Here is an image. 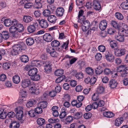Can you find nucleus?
<instances>
[{
    "label": "nucleus",
    "instance_id": "1",
    "mask_svg": "<svg viewBox=\"0 0 128 128\" xmlns=\"http://www.w3.org/2000/svg\"><path fill=\"white\" fill-rule=\"evenodd\" d=\"M117 72L120 74V76L125 77L128 74V67L124 65H122L117 68Z\"/></svg>",
    "mask_w": 128,
    "mask_h": 128
},
{
    "label": "nucleus",
    "instance_id": "2",
    "mask_svg": "<svg viewBox=\"0 0 128 128\" xmlns=\"http://www.w3.org/2000/svg\"><path fill=\"white\" fill-rule=\"evenodd\" d=\"M12 48L14 49L18 52L19 51L21 52L26 50V46L24 43L22 42L19 44H14Z\"/></svg>",
    "mask_w": 128,
    "mask_h": 128
},
{
    "label": "nucleus",
    "instance_id": "3",
    "mask_svg": "<svg viewBox=\"0 0 128 128\" xmlns=\"http://www.w3.org/2000/svg\"><path fill=\"white\" fill-rule=\"evenodd\" d=\"M32 23V24L30 25L28 27V31L30 33L35 32L38 26V24L36 21H34Z\"/></svg>",
    "mask_w": 128,
    "mask_h": 128
},
{
    "label": "nucleus",
    "instance_id": "4",
    "mask_svg": "<svg viewBox=\"0 0 128 128\" xmlns=\"http://www.w3.org/2000/svg\"><path fill=\"white\" fill-rule=\"evenodd\" d=\"M16 112V117L20 122H22L23 121L22 118L24 116L23 111L20 109L18 108H16L15 110Z\"/></svg>",
    "mask_w": 128,
    "mask_h": 128
},
{
    "label": "nucleus",
    "instance_id": "5",
    "mask_svg": "<svg viewBox=\"0 0 128 128\" xmlns=\"http://www.w3.org/2000/svg\"><path fill=\"white\" fill-rule=\"evenodd\" d=\"M82 24L81 27L82 30L84 32L86 31L90 26V22L88 20H82Z\"/></svg>",
    "mask_w": 128,
    "mask_h": 128
},
{
    "label": "nucleus",
    "instance_id": "6",
    "mask_svg": "<svg viewBox=\"0 0 128 128\" xmlns=\"http://www.w3.org/2000/svg\"><path fill=\"white\" fill-rule=\"evenodd\" d=\"M10 32L12 34V36L14 38H16L19 36L18 32H17V29L16 27L12 26L10 27L9 29Z\"/></svg>",
    "mask_w": 128,
    "mask_h": 128
},
{
    "label": "nucleus",
    "instance_id": "7",
    "mask_svg": "<svg viewBox=\"0 0 128 128\" xmlns=\"http://www.w3.org/2000/svg\"><path fill=\"white\" fill-rule=\"evenodd\" d=\"M39 24L42 28H46L48 26V24L46 20L44 19H38L37 20Z\"/></svg>",
    "mask_w": 128,
    "mask_h": 128
},
{
    "label": "nucleus",
    "instance_id": "8",
    "mask_svg": "<svg viewBox=\"0 0 128 128\" xmlns=\"http://www.w3.org/2000/svg\"><path fill=\"white\" fill-rule=\"evenodd\" d=\"M126 50L124 48H122L120 49L116 50L114 51L116 56H120L124 55L125 54Z\"/></svg>",
    "mask_w": 128,
    "mask_h": 128
},
{
    "label": "nucleus",
    "instance_id": "9",
    "mask_svg": "<svg viewBox=\"0 0 128 128\" xmlns=\"http://www.w3.org/2000/svg\"><path fill=\"white\" fill-rule=\"evenodd\" d=\"M64 12V8L62 7H59L56 10V14L58 17H61L63 15Z\"/></svg>",
    "mask_w": 128,
    "mask_h": 128
},
{
    "label": "nucleus",
    "instance_id": "10",
    "mask_svg": "<svg viewBox=\"0 0 128 128\" xmlns=\"http://www.w3.org/2000/svg\"><path fill=\"white\" fill-rule=\"evenodd\" d=\"M43 38L44 40L47 42H51L53 38L52 36L48 33L45 34L44 35Z\"/></svg>",
    "mask_w": 128,
    "mask_h": 128
},
{
    "label": "nucleus",
    "instance_id": "11",
    "mask_svg": "<svg viewBox=\"0 0 128 128\" xmlns=\"http://www.w3.org/2000/svg\"><path fill=\"white\" fill-rule=\"evenodd\" d=\"M107 26L106 21L105 20H103L100 22L99 25V27L101 30H104L106 28Z\"/></svg>",
    "mask_w": 128,
    "mask_h": 128
},
{
    "label": "nucleus",
    "instance_id": "12",
    "mask_svg": "<svg viewBox=\"0 0 128 128\" xmlns=\"http://www.w3.org/2000/svg\"><path fill=\"white\" fill-rule=\"evenodd\" d=\"M46 63L47 64L44 66L45 72L47 74L50 73L52 71L50 62L49 61H47Z\"/></svg>",
    "mask_w": 128,
    "mask_h": 128
},
{
    "label": "nucleus",
    "instance_id": "13",
    "mask_svg": "<svg viewBox=\"0 0 128 128\" xmlns=\"http://www.w3.org/2000/svg\"><path fill=\"white\" fill-rule=\"evenodd\" d=\"M93 6L94 8L96 10H99L101 8V6L99 2L97 0H94L93 2Z\"/></svg>",
    "mask_w": 128,
    "mask_h": 128
},
{
    "label": "nucleus",
    "instance_id": "14",
    "mask_svg": "<svg viewBox=\"0 0 128 128\" xmlns=\"http://www.w3.org/2000/svg\"><path fill=\"white\" fill-rule=\"evenodd\" d=\"M33 20V18L28 15H25L23 16V20L26 23H28L31 22Z\"/></svg>",
    "mask_w": 128,
    "mask_h": 128
},
{
    "label": "nucleus",
    "instance_id": "15",
    "mask_svg": "<svg viewBox=\"0 0 128 128\" xmlns=\"http://www.w3.org/2000/svg\"><path fill=\"white\" fill-rule=\"evenodd\" d=\"M30 84V80L28 79L23 80L22 82V86L24 88L28 87Z\"/></svg>",
    "mask_w": 128,
    "mask_h": 128
},
{
    "label": "nucleus",
    "instance_id": "16",
    "mask_svg": "<svg viewBox=\"0 0 128 128\" xmlns=\"http://www.w3.org/2000/svg\"><path fill=\"white\" fill-rule=\"evenodd\" d=\"M38 72L36 68L31 69L28 72V75L31 77L36 74Z\"/></svg>",
    "mask_w": 128,
    "mask_h": 128
},
{
    "label": "nucleus",
    "instance_id": "17",
    "mask_svg": "<svg viewBox=\"0 0 128 128\" xmlns=\"http://www.w3.org/2000/svg\"><path fill=\"white\" fill-rule=\"evenodd\" d=\"M118 84L117 81L114 80H112L109 81V85L112 88H116Z\"/></svg>",
    "mask_w": 128,
    "mask_h": 128
},
{
    "label": "nucleus",
    "instance_id": "18",
    "mask_svg": "<svg viewBox=\"0 0 128 128\" xmlns=\"http://www.w3.org/2000/svg\"><path fill=\"white\" fill-rule=\"evenodd\" d=\"M20 124L18 122L13 121L10 124L9 127L10 128H18Z\"/></svg>",
    "mask_w": 128,
    "mask_h": 128
},
{
    "label": "nucleus",
    "instance_id": "19",
    "mask_svg": "<svg viewBox=\"0 0 128 128\" xmlns=\"http://www.w3.org/2000/svg\"><path fill=\"white\" fill-rule=\"evenodd\" d=\"M48 21L54 24L56 20V18L54 15H52L48 16Z\"/></svg>",
    "mask_w": 128,
    "mask_h": 128
},
{
    "label": "nucleus",
    "instance_id": "20",
    "mask_svg": "<svg viewBox=\"0 0 128 128\" xmlns=\"http://www.w3.org/2000/svg\"><path fill=\"white\" fill-rule=\"evenodd\" d=\"M128 30L124 29H120L118 30V33L119 34H121L124 37V36H128Z\"/></svg>",
    "mask_w": 128,
    "mask_h": 128
},
{
    "label": "nucleus",
    "instance_id": "21",
    "mask_svg": "<svg viewBox=\"0 0 128 128\" xmlns=\"http://www.w3.org/2000/svg\"><path fill=\"white\" fill-rule=\"evenodd\" d=\"M124 119L122 117H120L118 118L115 121V125L117 126H118L122 123Z\"/></svg>",
    "mask_w": 128,
    "mask_h": 128
},
{
    "label": "nucleus",
    "instance_id": "22",
    "mask_svg": "<svg viewBox=\"0 0 128 128\" xmlns=\"http://www.w3.org/2000/svg\"><path fill=\"white\" fill-rule=\"evenodd\" d=\"M104 116L108 118H112L114 116V114L110 112H103Z\"/></svg>",
    "mask_w": 128,
    "mask_h": 128
},
{
    "label": "nucleus",
    "instance_id": "23",
    "mask_svg": "<svg viewBox=\"0 0 128 128\" xmlns=\"http://www.w3.org/2000/svg\"><path fill=\"white\" fill-rule=\"evenodd\" d=\"M1 34L4 40H7L10 37V34L8 31H4Z\"/></svg>",
    "mask_w": 128,
    "mask_h": 128
},
{
    "label": "nucleus",
    "instance_id": "24",
    "mask_svg": "<svg viewBox=\"0 0 128 128\" xmlns=\"http://www.w3.org/2000/svg\"><path fill=\"white\" fill-rule=\"evenodd\" d=\"M26 41L27 44L28 46L32 45L34 42L33 38L31 37H30L27 38Z\"/></svg>",
    "mask_w": 128,
    "mask_h": 128
},
{
    "label": "nucleus",
    "instance_id": "25",
    "mask_svg": "<svg viewBox=\"0 0 128 128\" xmlns=\"http://www.w3.org/2000/svg\"><path fill=\"white\" fill-rule=\"evenodd\" d=\"M85 70L86 73L92 76L94 73V70L91 67H88L86 68Z\"/></svg>",
    "mask_w": 128,
    "mask_h": 128
},
{
    "label": "nucleus",
    "instance_id": "26",
    "mask_svg": "<svg viewBox=\"0 0 128 128\" xmlns=\"http://www.w3.org/2000/svg\"><path fill=\"white\" fill-rule=\"evenodd\" d=\"M20 59L22 62L26 63L29 61V58L28 56L26 55H22L20 57Z\"/></svg>",
    "mask_w": 128,
    "mask_h": 128
},
{
    "label": "nucleus",
    "instance_id": "27",
    "mask_svg": "<svg viewBox=\"0 0 128 128\" xmlns=\"http://www.w3.org/2000/svg\"><path fill=\"white\" fill-rule=\"evenodd\" d=\"M12 80L15 84H18L20 82V78L18 76L16 75L13 76Z\"/></svg>",
    "mask_w": 128,
    "mask_h": 128
},
{
    "label": "nucleus",
    "instance_id": "28",
    "mask_svg": "<svg viewBox=\"0 0 128 128\" xmlns=\"http://www.w3.org/2000/svg\"><path fill=\"white\" fill-rule=\"evenodd\" d=\"M64 71L61 69L56 70L54 72L55 74L57 76H59L62 75L64 73Z\"/></svg>",
    "mask_w": 128,
    "mask_h": 128
},
{
    "label": "nucleus",
    "instance_id": "29",
    "mask_svg": "<svg viewBox=\"0 0 128 128\" xmlns=\"http://www.w3.org/2000/svg\"><path fill=\"white\" fill-rule=\"evenodd\" d=\"M37 122L38 125L42 126L45 124V120L44 119L40 118L37 120Z\"/></svg>",
    "mask_w": 128,
    "mask_h": 128
},
{
    "label": "nucleus",
    "instance_id": "30",
    "mask_svg": "<svg viewBox=\"0 0 128 128\" xmlns=\"http://www.w3.org/2000/svg\"><path fill=\"white\" fill-rule=\"evenodd\" d=\"M39 104L40 105V107L42 108H44L46 107L48 103L46 101H42L40 102Z\"/></svg>",
    "mask_w": 128,
    "mask_h": 128
},
{
    "label": "nucleus",
    "instance_id": "31",
    "mask_svg": "<svg viewBox=\"0 0 128 128\" xmlns=\"http://www.w3.org/2000/svg\"><path fill=\"white\" fill-rule=\"evenodd\" d=\"M104 91V87L100 86L96 90V93L98 94H103Z\"/></svg>",
    "mask_w": 128,
    "mask_h": 128
},
{
    "label": "nucleus",
    "instance_id": "32",
    "mask_svg": "<svg viewBox=\"0 0 128 128\" xmlns=\"http://www.w3.org/2000/svg\"><path fill=\"white\" fill-rule=\"evenodd\" d=\"M116 39L118 41L120 42H123L124 40V38L121 34H119L118 35L115 36Z\"/></svg>",
    "mask_w": 128,
    "mask_h": 128
},
{
    "label": "nucleus",
    "instance_id": "33",
    "mask_svg": "<svg viewBox=\"0 0 128 128\" xmlns=\"http://www.w3.org/2000/svg\"><path fill=\"white\" fill-rule=\"evenodd\" d=\"M120 6L124 10L128 9V2H122L120 4Z\"/></svg>",
    "mask_w": 128,
    "mask_h": 128
},
{
    "label": "nucleus",
    "instance_id": "34",
    "mask_svg": "<svg viewBox=\"0 0 128 128\" xmlns=\"http://www.w3.org/2000/svg\"><path fill=\"white\" fill-rule=\"evenodd\" d=\"M103 71V69L101 66L96 68L95 70V72L98 74H102Z\"/></svg>",
    "mask_w": 128,
    "mask_h": 128
},
{
    "label": "nucleus",
    "instance_id": "35",
    "mask_svg": "<svg viewBox=\"0 0 128 128\" xmlns=\"http://www.w3.org/2000/svg\"><path fill=\"white\" fill-rule=\"evenodd\" d=\"M17 29V32H22L24 30V27L22 25L20 24H18L16 27Z\"/></svg>",
    "mask_w": 128,
    "mask_h": 128
},
{
    "label": "nucleus",
    "instance_id": "36",
    "mask_svg": "<svg viewBox=\"0 0 128 128\" xmlns=\"http://www.w3.org/2000/svg\"><path fill=\"white\" fill-rule=\"evenodd\" d=\"M115 16L116 18L118 20H122L124 18L122 15L119 12L116 13L115 14Z\"/></svg>",
    "mask_w": 128,
    "mask_h": 128
},
{
    "label": "nucleus",
    "instance_id": "37",
    "mask_svg": "<svg viewBox=\"0 0 128 128\" xmlns=\"http://www.w3.org/2000/svg\"><path fill=\"white\" fill-rule=\"evenodd\" d=\"M40 76L37 74L36 75L30 77V78L33 81H37L40 78Z\"/></svg>",
    "mask_w": 128,
    "mask_h": 128
},
{
    "label": "nucleus",
    "instance_id": "38",
    "mask_svg": "<svg viewBox=\"0 0 128 128\" xmlns=\"http://www.w3.org/2000/svg\"><path fill=\"white\" fill-rule=\"evenodd\" d=\"M110 44L112 48H114L117 46L118 43L116 41L112 40L110 42Z\"/></svg>",
    "mask_w": 128,
    "mask_h": 128
},
{
    "label": "nucleus",
    "instance_id": "39",
    "mask_svg": "<svg viewBox=\"0 0 128 128\" xmlns=\"http://www.w3.org/2000/svg\"><path fill=\"white\" fill-rule=\"evenodd\" d=\"M75 76L76 79L80 80L83 78L84 74L82 72H78L76 74Z\"/></svg>",
    "mask_w": 128,
    "mask_h": 128
},
{
    "label": "nucleus",
    "instance_id": "40",
    "mask_svg": "<svg viewBox=\"0 0 128 128\" xmlns=\"http://www.w3.org/2000/svg\"><path fill=\"white\" fill-rule=\"evenodd\" d=\"M111 24L114 28L116 29H118L120 27L118 24L114 21H112Z\"/></svg>",
    "mask_w": 128,
    "mask_h": 128
},
{
    "label": "nucleus",
    "instance_id": "41",
    "mask_svg": "<svg viewBox=\"0 0 128 128\" xmlns=\"http://www.w3.org/2000/svg\"><path fill=\"white\" fill-rule=\"evenodd\" d=\"M50 10L48 9H46L43 11L42 14L44 16L48 17V16H50Z\"/></svg>",
    "mask_w": 128,
    "mask_h": 128
},
{
    "label": "nucleus",
    "instance_id": "42",
    "mask_svg": "<svg viewBox=\"0 0 128 128\" xmlns=\"http://www.w3.org/2000/svg\"><path fill=\"white\" fill-rule=\"evenodd\" d=\"M65 78V76L64 75H62L57 78L56 80V83H60L64 80Z\"/></svg>",
    "mask_w": 128,
    "mask_h": 128
},
{
    "label": "nucleus",
    "instance_id": "43",
    "mask_svg": "<svg viewBox=\"0 0 128 128\" xmlns=\"http://www.w3.org/2000/svg\"><path fill=\"white\" fill-rule=\"evenodd\" d=\"M60 42L57 40L53 41L51 43L52 46L54 47L58 46L60 45Z\"/></svg>",
    "mask_w": 128,
    "mask_h": 128
},
{
    "label": "nucleus",
    "instance_id": "44",
    "mask_svg": "<svg viewBox=\"0 0 128 128\" xmlns=\"http://www.w3.org/2000/svg\"><path fill=\"white\" fill-rule=\"evenodd\" d=\"M4 24L6 26H9L11 25V20L9 19H6L4 21Z\"/></svg>",
    "mask_w": 128,
    "mask_h": 128
},
{
    "label": "nucleus",
    "instance_id": "45",
    "mask_svg": "<svg viewBox=\"0 0 128 128\" xmlns=\"http://www.w3.org/2000/svg\"><path fill=\"white\" fill-rule=\"evenodd\" d=\"M42 0H35V2L38 6L36 7V8H40L42 6V5L41 2Z\"/></svg>",
    "mask_w": 128,
    "mask_h": 128
},
{
    "label": "nucleus",
    "instance_id": "46",
    "mask_svg": "<svg viewBox=\"0 0 128 128\" xmlns=\"http://www.w3.org/2000/svg\"><path fill=\"white\" fill-rule=\"evenodd\" d=\"M10 64L8 62H6L4 63L3 64V68L4 69L7 70L10 68Z\"/></svg>",
    "mask_w": 128,
    "mask_h": 128
},
{
    "label": "nucleus",
    "instance_id": "47",
    "mask_svg": "<svg viewBox=\"0 0 128 128\" xmlns=\"http://www.w3.org/2000/svg\"><path fill=\"white\" fill-rule=\"evenodd\" d=\"M34 110L36 113L38 114H41L43 112L42 108L40 107L36 108Z\"/></svg>",
    "mask_w": 128,
    "mask_h": 128
},
{
    "label": "nucleus",
    "instance_id": "48",
    "mask_svg": "<svg viewBox=\"0 0 128 128\" xmlns=\"http://www.w3.org/2000/svg\"><path fill=\"white\" fill-rule=\"evenodd\" d=\"M75 118L78 119L80 118L82 116V114L81 112H77L74 115Z\"/></svg>",
    "mask_w": 128,
    "mask_h": 128
},
{
    "label": "nucleus",
    "instance_id": "49",
    "mask_svg": "<svg viewBox=\"0 0 128 128\" xmlns=\"http://www.w3.org/2000/svg\"><path fill=\"white\" fill-rule=\"evenodd\" d=\"M92 116V114L90 112H87L85 113L84 115V118L86 119L90 118Z\"/></svg>",
    "mask_w": 128,
    "mask_h": 128
},
{
    "label": "nucleus",
    "instance_id": "50",
    "mask_svg": "<svg viewBox=\"0 0 128 128\" xmlns=\"http://www.w3.org/2000/svg\"><path fill=\"white\" fill-rule=\"evenodd\" d=\"M69 43V41L68 40L66 42L64 43L61 46V48L62 49L63 48H64V47L65 49L66 50H67L68 46V44Z\"/></svg>",
    "mask_w": 128,
    "mask_h": 128
},
{
    "label": "nucleus",
    "instance_id": "51",
    "mask_svg": "<svg viewBox=\"0 0 128 128\" xmlns=\"http://www.w3.org/2000/svg\"><path fill=\"white\" fill-rule=\"evenodd\" d=\"M33 5L32 2H28L26 3L24 5V7L26 8H31Z\"/></svg>",
    "mask_w": 128,
    "mask_h": 128
},
{
    "label": "nucleus",
    "instance_id": "52",
    "mask_svg": "<svg viewBox=\"0 0 128 128\" xmlns=\"http://www.w3.org/2000/svg\"><path fill=\"white\" fill-rule=\"evenodd\" d=\"M107 60L110 62H113L114 61V57L113 55H112L110 56H108L106 58Z\"/></svg>",
    "mask_w": 128,
    "mask_h": 128
},
{
    "label": "nucleus",
    "instance_id": "53",
    "mask_svg": "<svg viewBox=\"0 0 128 128\" xmlns=\"http://www.w3.org/2000/svg\"><path fill=\"white\" fill-rule=\"evenodd\" d=\"M98 49L101 52H104L106 50L105 47L103 45H100L98 46Z\"/></svg>",
    "mask_w": 128,
    "mask_h": 128
},
{
    "label": "nucleus",
    "instance_id": "54",
    "mask_svg": "<svg viewBox=\"0 0 128 128\" xmlns=\"http://www.w3.org/2000/svg\"><path fill=\"white\" fill-rule=\"evenodd\" d=\"M28 114L30 117H33L35 116L36 113L34 110H31L28 112Z\"/></svg>",
    "mask_w": 128,
    "mask_h": 128
},
{
    "label": "nucleus",
    "instance_id": "55",
    "mask_svg": "<svg viewBox=\"0 0 128 128\" xmlns=\"http://www.w3.org/2000/svg\"><path fill=\"white\" fill-rule=\"evenodd\" d=\"M20 24L18 21L16 19H14L12 21L11 20V25L14 26H16V27Z\"/></svg>",
    "mask_w": 128,
    "mask_h": 128
},
{
    "label": "nucleus",
    "instance_id": "56",
    "mask_svg": "<svg viewBox=\"0 0 128 128\" xmlns=\"http://www.w3.org/2000/svg\"><path fill=\"white\" fill-rule=\"evenodd\" d=\"M104 73L106 75L112 74L113 73L108 68H106L104 70Z\"/></svg>",
    "mask_w": 128,
    "mask_h": 128
},
{
    "label": "nucleus",
    "instance_id": "57",
    "mask_svg": "<svg viewBox=\"0 0 128 128\" xmlns=\"http://www.w3.org/2000/svg\"><path fill=\"white\" fill-rule=\"evenodd\" d=\"M93 6V2H86V6L88 9L92 8Z\"/></svg>",
    "mask_w": 128,
    "mask_h": 128
},
{
    "label": "nucleus",
    "instance_id": "58",
    "mask_svg": "<svg viewBox=\"0 0 128 128\" xmlns=\"http://www.w3.org/2000/svg\"><path fill=\"white\" fill-rule=\"evenodd\" d=\"M98 98V94L97 93L94 94L92 97V99L94 101L97 100Z\"/></svg>",
    "mask_w": 128,
    "mask_h": 128
},
{
    "label": "nucleus",
    "instance_id": "59",
    "mask_svg": "<svg viewBox=\"0 0 128 128\" xmlns=\"http://www.w3.org/2000/svg\"><path fill=\"white\" fill-rule=\"evenodd\" d=\"M34 103L32 101H30L27 102L26 104L27 107L29 108L32 107L34 106Z\"/></svg>",
    "mask_w": 128,
    "mask_h": 128
},
{
    "label": "nucleus",
    "instance_id": "60",
    "mask_svg": "<svg viewBox=\"0 0 128 128\" xmlns=\"http://www.w3.org/2000/svg\"><path fill=\"white\" fill-rule=\"evenodd\" d=\"M102 55L100 53H97L95 56V58L98 61L100 60L101 59Z\"/></svg>",
    "mask_w": 128,
    "mask_h": 128
},
{
    "label": "nucleus",
    "instance_id": "61",
    "mask_svg": "<svg viewBox=\"0 0 128 128\" xmlns=\"http://www.w3.org/2000/svg\"><path fill=\"white\" fill-rule=\"evenodd\" d=\"M78 65L81 68L83 67H85V63L83 61L78 62Z\"/></svg>",
    "mask_w": 128,
    "mask_h": 128
},
{
    "label": "nucleus",
    "instance_id": "62",
    "mask_svg": "<svg viewBox=\"0 0 128 128\" xmlns=\"http://www.w3.org/2000/svg\"><path fill=\"white\" fill-rule=\"evenodd\" d=\"M6 78V75L4 74H2L0 75V80L2 81H5Z\"/></svg>",
    "mask_w": 128,
    "mask_h": 128
},
{
    "label": "nucleus",
    "instance_id": "63",
    "mask_svg": "<svg viewBox=\"0 0 128 128\" xmlns=\"http://www.w3.org/2000/svg\"><path fill=\"white\" fill-rule=\"evenodd\" d=\"M70 83L71 86L72 87H74L76 85L77 82L74 80H71Z\"/></svg>",
    "mask_w": 128,
    "mask_h": 128
},
{
    "label": "nucleus",
    "instance_id": "64",
    "mask_svg": "<svg viewBox=\"0 0 128 128\" xmlns=\"http://www.w3.org/2000/svg\"><path fill=\"white\" fill-rule=\"evenodd\" d=\"M123 84L125 86H127L128 84V77L124 78L122 80Z\"/></svg>",
    "mask_w": 128,
    "mask_h": 128
}]
</instances>
